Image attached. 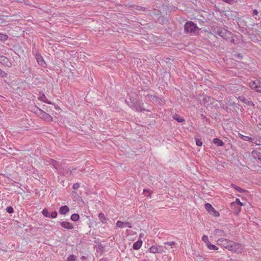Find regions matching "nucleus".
<instances>
[{
	"instance_id": "obj_13",
	"label": "nucleus",
	"mask_w": 261,
	"mask_h": 261,
	"mask_svg": "<svg viewBox=\"0 0 261 261\" xmlns=\"http://www.w3.org/2000/svg\"><path fill=\"white\" fill-rule=\"evenodd\" d=\"M69 211V208L67 205L62 206L60 208L59 213L62 215H65Z\"/></svg>"
},
{
	"instance_id": "obj_40",
	"label": "nucleus",
	"mask_w": 261,
	"mask_h": 261,
	"mask_svg": "<svg viewBox=\"0 0 261 261\" xmlns=\"http://www.w3.org/2000/svg\"><path fill=\"white\" fill-rule=\"evenodd\" d=\"M57 212H56V211L53 212L51 214V215H50V217H51V218H56V217H57Z\"/></svg>"
},
{
	"instance_id": "obj_38",
	"label": "nucleus",
	"mask_w": 261,
	"mask_h": 261,
	"mask_svg": "<svg viewBox=\"0 0 261 261\" xmlns=\"http://www.w3.org/2000/svg\"><path fill=\"white\" fill-rule=\"evenodd\" d=\"M195 140H196V143L197 145H198L199 146H202V142L201 140H199L198 139H196Z\"/></svg>"
},
{
	"instance_id": "obj_7",
	"label": "nucleus",
	"mask_w": 261,
	"mask_h": 261,
	"mask_svg": "<svg viewBox=\"0 0 261 261\" xmlns=\"http://www.w3.org/2000/svg\"><path fill=\"white\" fill-rule=\"evenodd\" d=\"M116 226L120 228L128 227L132 228V224L128 222H121L118 221L116 223Z\"/></svg>"
},
{
	"instance_id": "obj_27",
	"label": "nucleus",
	"mask_w": 261,
	"mask_h": 261,
	"mask_svg": "<svg viewBox=\"0 0 261 261\" xmlns=\"http://www.w3.org/2000/svg\"><path fill=\"white\" fill-rule=\"evenodd\" d=\"M241 137L243 140H245V141H249L251 142H252V141H253V140H252V138L250 137L249 136L241 135Z\"/></svg>"
},
{
	"instance_id": "obj_2",
	"label": "nucleus",
	"mask_w": 261,
	"mask_h": 261,
	"mask_svg": "<svg viewBox=\"0 0 261 261\" xmlns=\"http://www.w3.org/2000/svg\"><path fill=\"white\" fill-rule=\"evenodd\" d=\"M229 251L236 253H241L243 250L242 245L232 242V244H230L228 249Z\"/></svg>"
},
{
	"instance_id": "obj_14",
	"label": "nucleus",
	"mask_w": 261,
	"mask_h": 261,
	"mask_svg": "<svg viewBox=\"0 0 261 261\" xmlns=\"http://www.w3.org/2000/svg\"><path fill=\"white\" fill-rule=\"evenodd\" d=\"M214 99L210 96L204 97L203 99V102L206 106H208V103L206 104L207 102H210L211 104L212 103Z\"/></svg>"
},
{
	"instance_id": "obj_33",
	"label": "nucleus",
	"mask_w": 261,
	"mask_h": 261,
	"mask_svg": "<svg viewBox=\"0 0 261 261\" xmlns=\"http://www.w3.org/2000/svg\"><path fill=\"white\" fill-rule=\"evenodd\" d=\"M42 214L46 217H49V213L46 209H44L42 212Z\"/></svg>"
},
{
	"instance_id": "obj_18",
	"label": "nucleus",
	"mask_w": 261,
	"mask_h": 261,
	"mask_svg": "<svg viewBox=\"0 0 261 261\" xmlns=\"http://www.w3.org/2000/svg\"><path fill=\"white\" fill-rule=\"evenodd\" d=\"M213 143L218 146H222L224 145L222 141L218 138L214 139Z\"/></svg>"
},
{
	"instance_id": "obj_29",
	"label": "nucleus",
	"mask_w": 261,
	"mask_h": 261,
	"mask_svg": "<svg viewBox=\"0 0 261 261\" xmlns=\"http://www.w3.org/2000/svg\"><path fill=\"white\" fill-rule=\"evenodd\" d=\"M158 249L156 246H153L149 248V252L152 253H155L158 252Z\"/></svg>"
},
{
	"instance_id": "obj_39",
	"label": "nucleus",
	"mask_w": 261,
	"mask_h": 261,
	"mask_svg": "<svg viewBox=\"0 0 261 261\" xmlns=\"http://www.w3.org/2000/svg\"><path fill=\"white\" fill-rule=\"evenodd\" d=\"M211 214H212L213 215H214L215 217H218L219 216V213L216 211L215 209L214 211H213Z\"/></svg>"
},
{
	"instance_id": "obj_10",
	"label": "nucleus",
	"mask_w": 261,
	"mask_h": 261,
	"mask_svg": "<svg viewBox=\"0 0 261 261\" xmlns=\"http://www.w3.org/2000/svg\"><path fill=\"white\" fill-rule=\"evenodd\" d=\"M238 99L242 101L243 102L249 105V106H254V104L253 103V102L247 99V98H246L245 97L243 96H239Z\"/></svg>"
},
{
	"instance_id": "obj_16",
	"label": "nucleus",
	"mask_w": 261,
	"mask_h": 261,
	"mask_svg": "<svg viewBox=\"0 0 261 261\" xmlns=\"http://www.w3.org/2000/svg\"><path fill=\"white\" fill-rule=\"evenodd\" d=\"M252 155L255 159H261V153L256 150H253L252 151Z\"/></svg>"
},
{
	"instance_id": "obj_43",
	"label": "nucleus",
	"mask_w": 261,
	"mask_h": 261,
	"mask_svg": "<svg viewBox=\"0 0 261 261\" xmlns=\"http://www.w3.org/2000/svg\"><path fill=\"white\" fill-rule=\"evenodd\" d=\"M258 11L256 9H254L252 12V14L253 16L257 15L258 14Z\"/></svg>"
},
{
	"instance_id": "obj_32",
	"label": "nucleus",
	"mask_w": 261,
	"mask_h": 261,
	"mask_svg": "<svg viewBox=\"0 0 261 261\" xmlns=\"http://www.w3.org/2000/svg\"><path fill=\"white\" fill-rule=\"evenodd\" d=\"M8 38V36L2 33H0V40H6Z\"/></svg>"
},
{
	"instance_id": "obj_23",
	"label": "nucleus",
	"mask_w": 261,
	"mask_h": 261,
	"mask_svg": "<svg viewBox=\"0 0 261 261\" xmlns=\"http://www.w3.org/2000/svg\"><path fill=\"white\" fill-rule=\"evenodd\" d=\"M98 218H99V219L100 220V221L103 224L106 223V219L105 218V216L104 215V214L103 213H99L98 214Z\"/></svg>"
},
{
	"instance_id": "obj_5",
	"label": "nucleus",
	"mask_w": 261,
	"mask_h": 261,
	"mask_svg": "<svg viewBox=\"0 0 261 261\" xmlns=\"http://www.w3.org/2000/svg\"><path fill=\"white\" fill-rule=\"evenodd\" d=\"M38 117L48 122L52 121L53 120V117L43 110L40 112Z\"/></svg>"
},
{
	"instance_id": "obj_37",
	"label": "nucleus",
	"mask_w": 261,
	"mask_h": 261,
	"mask_svg": "<svg viewBox=\"0 0 261 261\" xmlns=\"http://www.w3.org/2000/svg\"><path fill=\"white\" fill-rule=\"evenodd\" d=\"M135 9L137 10H141V11H145L146 8L145 7H141V6H136L135 7Z\"/></svg>"
},
{
	"instance_id": "obj_6",
	"label": "nucleus",
	"mask_w": 261,
	"mask_h": 261,
	"mask_svg": "<svg viewBox=\"0 0 261 261\" xmlns=\"http://www.w3.org/2000/svg\"><path fill=\"white\" fill-rule=\"evenodd\" d=\"M0 63L8 67L12 66V63L9 59L4 56H0Z\"/></svg>"
},
{
	"instance_id": "obj_3",
	"label": "nucleus",
	"mask_w": 261,
	"mask_h": 261,
	"mask_svg": "<svg viewBox=\"0 0 261 261\" xmlns=\"http://www.w3.org/2000/svg\"><path fill=\"white\" fill-rule=\"evenodd\" d=\"M197 29V26L192 21H188L185 24V31L187 33L194 32Z\"/></svg>"
},
{
	"instance_id": "obj_22",
	"label": "nucleus",
	"mask_w": 261,
	"mask_h": 261,
	"mask_svg": "<svg viewBox=\"0 0 261 261\" xmlns=\"http://www.w3.org/2000/svg\"><path fill=\"white\" fill-rule=\"evenodd\" d=\"M205 208L210 213H211L213 211H214V208L211 204L208 203L205 204Z\"/></svg>"
},
{
	"instance_id": "obj_11",
	"label": "nucleus",
	"mask_w": 261,
	"mask_h": 261,
	"mask_svg": "<svg viewBox=\"0 0 261 261\" xmlns=\"http://www.w3.org/2000/svg\"><path fill=\"white\" fill-rule=\"evenodd\" d=\"M145 97L147 100H148L153 103H158L159 102V99L158 97H156L155 95L148 94Z\"/></svg>"
},
{
	"instance_id": "obj_21",
	"label": "nucleus",
	"mask_w": 261,
	"mask_h": 261,
	"mask_svg": "<svg viewBox=\"0 0 261 261\" xmlns=\"http://www.w3.org/2000/svg\"><path fill=\"white\" fill-rule=\"evenodd\" d=\"M252 140L251 142L255 143L256 145H261V138L259 137L252 138Z\"/></svg>"
},
{
	"instance_id": "obj_41",
	"label": "nucleus",
	"mask_w": 261,
	"mask_h": 261,
	"mask_svg": "<svg viewBox=\"0 0 261 261\" xmlns=\"http://www.w3.org/2000/svg\"><path fill=\"white\" fill-rule=\"evenodd\" d=\"M164 244L172 246L174 245L175 244V243L174 242L172 241V242H165L164 243Z\"/></svg>"
},
{
	"instance_id": "obj_1",
	"label": "nucleus",
	"mask_w": 261,
	"mask_h": 261,
	"mask_svg": "<svg viewBox=\"0 0 261 261\" xmlns=\"http://www.w3.org/2000/svg\"><path fill=\"white\" fill-rule=\"evenodd\" d=\"M213 32L215 34L220 36L225 40H227L231 35L230 32L220 28L214 29Z\"/></svg>"
},
{
	"instance_id": "obj_34",
	"label": "nucleus",
	"mask_w": 261,
	"mask_h": 261,
	"mask_svg": "<svg viewBox=\"0 0 261 261\" xmlns=\"http://www.w3.org/2000/svg\"><path fill=\"white\" fill-rule=\"evenodd\" d=\"M75 260V257L74 255L72 254L68 256L67 261H74Z\"/></svg>"
},
{
	"instance_id": "obj_20",
	"label": "nucleus",
	"mask_w": 261,
	"mask_h": 261,
	"mask_svg": "<svg viewBox=\"0 0 261 261\" xmlns=\"http://www.w3.org/2000/svg\"><path fill=\"white\" fill-rule=\"evenodd\" d=\"M214 234L218 236H225L224 230L219 229H216L214 231Z\"/></svg>"
},
{
	"instance_id": "obj_35",
	"label": "nucleus",
	"mask_w": 261,
	"mask_h": 261,
	"mask_svg": "<svg viewBox=\"0 0 261 261\" xmlns=\"http://www.w3.org/2000/svg\"><path fill=\"white\" fill-rule=\"evenodd\" d=\"M202 240L206 243V245H207L208 242H210L207 236L205 235L202 237Z\"/></svg>"
},
{
	"instance_id": "obj_24",
	"label": "nucleus",
	"mask_w": 261,
	"mask_h": 261,
	"mask_svg": "<svg viewBox=\"0 0 261 261\" xmlns=\"http://www.w3.org/2000/svg\"><path fill=\"white\" fill-rule=\"evenodd\" d=\"M173 118L178 122H182L185 121V119L182 117H180L177 114L174 115Z\"/></svg>"
},
{
	"instance_id": "obj_17",
	"label": "nucleus",
	"mask_w": 261,
	"mask_h": 261,
	"mask_svg": "<svg viewBox=\"0 0 261 261\" xmlns=\"http://www.w3.org/2000/svg\"><path fill=\"white\" fill-rule=\"evenodd\" d=\"M31 111L38 116L40 112L42 111V110L35 106L31 107Z\"/></svg>"
},
{
	"instance_id": "obj_30",
	"label": "nucleus",
	"mask_w": 261,
	"mask_h": 261,
	"mask_svg": "<svg viewBox=\"0 0 261 261\" xmlns=\"http://www.w3.org/2000/svg\"><path fill=\"white\" fill-rule=\"evenodd\" d=\"M231 204L232 206L236 205L237 204L238 205H242V203L239 199H236V201L234 202H232Z\"/></svg>"
},
{
	"instance_id": "obj_8",
	"label": "nucleus",
	"mask_w": 261,
	"mask_h": 261,
	"mask_svg": "<svg viewBox=\"0 0 261 261\" xmlns=\"http://www.w3.org/2000/svg\"><path fill=\"white\" fill-rule=\"evenodd\" d=\"M61 225L67 229H72L74 228V226L72 223L67 221H62L61 222Z\"/></svg>"
},
{
	"instance_id": "obj_12",
	"label": "nucleus",
	"mask_w": 261,
	"mask_h": 261,
	"mask_svg": "<svg viewBox=\"0 0 261 261\" xmlns=\"http://www.w3.org/2000/svg\"><path fill=\"white\" fill-rule=\"evenodd\" d=\"M259 84H261V83L259 81H251L249 83V86L252 89L255 91Z\"/></svg>"
},
{
	"instance_id": "obj_45",
	"label": "nucleus",
	"mask_w": 261,
	"mask_h": 261,
	"mask_svg": "<svg viewBox=\"0 0 261 261\" xmlns=\"http://www.w3.org/2000/svg\"><path fill=\"white\" fill-rule=\"evenodd\" d=\"M230 261H235V260L232 259H230Z\"/></svg>"
},
{
	"instance_id": "obj_9",
	"label": "nucleus",
	"mask_w": 261,
	"mask_h": 261,
	"mask_svg": "<svg viewBox=\"0 0 261 261\" xmlns=\"http://www.w3.org/2000/svg\"><path fill=\"white\" fill-rule=\"evenodd\" d=\"M38 63L42 67H45L46 63L40 55L37 54L36 57Z\"/></svg>"
},
{
	"instance_id": "obj_26",
	"label": "nucleus",
	"mask_w": 261,
	"mask_h": 261,
	"mask_svg": "<svg viewBox=\"0 0 261 261\" xmlns=\"http://www.w3.org/2000/svg\"><path fill=\"white\" fill-rule=\"evenodd\" d=\"M207 248L210 250H217L218 249V247L215 245L211 244L210 242H208L207 245Z\"/></svg>"
},
{
	"instance_id": "obj_42",
	"label": "nucleus",
	"mask_w": 261,
	"mask_h": 261,
	"mask_svg": "<svg viewBox=\"0 0 261 261\" xmlns=\"http://www.w3.org/2000/svg\"><path fill=\"white\" fill-rule=\"evenodd\" d=\"M80 187V185L78 183L74 184L73 185V188L74 189H77Z\"/></svg>"
},
{
	"instance_id": "obj_36",
	"label": "nucleus",
	"mask_w": 261,
	"mask_h": 261,
	"mask_svg": "<svg viewBox=\"0 0 261 261\" xmlns=\"http://www.w3.org/2000/svg\"><path fill=\"white\" fill-rule=\"evenodd\" d=\"M6 211L9 214L12 213L14 211L13 207L10 206L7 207Z\"/></svg>"
},
{
	"instance_id": "obj_4",
	"label": "nucleus",
	"mask_w": 261,
	"mask_h": 261,
	"mask_svg": "<svg viewBox=\"0 0 261 261\" xmlns=\"http://www.w3.org/2000/svg\"><path fill=\"white\" fill-rule=\"evenodd\" d=\"M217 243L219 245H221L223 247L228 249L230 244H232V241L226 239L221 238L218 240Z\"/></svg>"
},
{
	"instance_id": "obj_31",
	"label": "nucleus",
	"mask_w": 261,
	"mask_h": 261,
	"mask_svg": "<svg viewBox=\"0 0 261 261\" xmlns=\"http://www.w3.org/2000/svg\"><path fill=\"white\" fill-rule=\"evenodd\" d=\"M7 76V73L5 71L0 69V77L2 78H5Z\"/></svg>"
},
{
	"instance_id": "obj_25",
	"label": "nucleus",
	"mask_w": 261,
	"mask_h": 261,
	"mask_svg": "<svg viewBox=\"0 0 261 261\" xmlns=\"http://www.w3.org/2000/svg\"><path fill=\"white\" fill-rule=\"evenodd\" d=\"M231 187H233L234 189H236L239 193H242L246 192V191L245 190H244V189H242L241 188H240L237 186H236L233 184L231 185Z\"/></svg>"
},
{
	"instance_id": "obj_15",
	"label": "nucleus",
	"mask_w": 261,
	"mask_h": 261,
	"mask_svg": "<svg viewBox=\"0 0 261 261\" xmlns=\"http://www.w3.org/2000/svg\"><path fill=\"white\" fill-rule=\"evenodd\" d=\"M142 244V241L141 240H138L133 244V248L135 250H138L140 248Z\"/></svg>"
},
{
	"instance_id": "obj_19",
	"label": "nucleus",
	"mask_w": 261,
	"mask_h": 261,
	"mask_svg": "<svg viewBox=\"0 0 261 261\" xmlns=\"http://www.w3.org/2000/svg\"><path fill=\"white\" fill-rule=\"evenodd\" d=\"M38 99L50 105L53 104L50 101H49L47 99L44 94H42V95L38 98Z\"/></svg>"
},
{
	"instance_id": "obj_44",
	"label": "nucleus",
	"mask_w": 261,
	"mask_h": 261,
	"mask_svg": "<svg viewBox=\"0 0 261 261\" xmlns=\"http://www.w3.org/2000/svg\"><path fill=\"white\" fill-rule=\"evenodd\" d=\"M75 170H76L75 169H73L70 170V174H74V171H75Z\"/></svg>"
},
{
	"instance_id": "obj_28",
	"label": "nucleus",
	"mask_w": 261,
	"mask_h": 261,
	"mask_svg": "<svg viewBox=\"0 0 261 261\" xmlns=\"http://www.w3.org/2000/svg\"><path fill=\"white\" fill-rule=\"evenodd\" d=\"M80 216L77 214H72L71 216V219L73 221H76L79 220Z\"/></svg>"
}]
</instances>
